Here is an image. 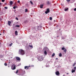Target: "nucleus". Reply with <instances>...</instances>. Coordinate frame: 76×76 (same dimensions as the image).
Instances as JSON below:
<instances>
[{
    "instance_id": "nucleus-39",
    "label": "nucleus",
    "mask_w": 76,
    "mask_h": 76,
    "mask_svg": "<svg viewBox=\"0 0 76 76\" xmlns=\"http://www.w3.org/2000/svg\"><path fill=\"white\" fill-rule=\"evenodd\" d=\"M16 8H18V7L16 6Z\"/></svg>"
},
{
    "instance_id": "nucleus-46",
    "label": "nucleus",
    "mask_w": 76,
    "mask_h": 76,
    "mask_svg": "<svg viewBox=\"0 0 76 76\" xmlns=\"http://www.w3.org/2000/svg\"><path fill=\"white\" fill-rule=\"evenodd\" d=\"M58 36H57V37H58Z\"/></svg>"
},
{
    "instance_id": "nucleus-38",
    "label": "nucleus",
    "mask_w": 76,
    "mask_h": 76,
    "mask_svg": "<svg viewBox=\"0 0 76 76\" xmlns=\"http://www.w3.org/2000/svg\"><path fill=\"white\" fill-rule=\"evenodd\" d=\"M66 74H67V75H68V74H69V73H66Z\"/></svg>"
},
{
    "instance_id": "nucleus-7",
    "label": "nucleus",
    "mask_w": 76,
    "mask_h": 76,
    "mask_svg": "<svg viewBox=\"0 0 76 76\" xmlns=\"http://www.w3.org/2000/svg\"><path fill=\"white\" fill-rule=\"evenodd\" d=\"M55 73L56 75H57V76H58V75H60V72H59L58 71H57Z\"/></svg>"
},
{
    "instance_id": "nucleus-1",
    "label": "nucleus",
    "mask_w": 76,
    "mask_h": 76,
    "mask_svg": "<svg viewBox=\"0 0 76 76\" xmlns=\"http://www.w3.org/2000/svg\"><path fill=\"white\" fill-rule=\"evenodd\" d=\"M19 53L21 55L25 54V51L22 49H20L19 50Z\"/></svg>"
},
{
    "instance_id": "nucleus-3",
    "label": "nucleus",
    "mask_w": 76,
    "mask_h": 76,
    "mask_svg": "<svg viewBox=\"0 0 76 76\" xmlns=\"http://www.w3.org/2000/svg\"><path fill=\"white\" fill-rule=\"evenodd\" d=\"M46 10L47 11L45 12V13L46 14H48V13H50V9H48Z\"/></svg>"
},
{
    "instance_id": "nucleus-42",
    "label": "nucleus",
    "mask_w": 76,
    "mask_h": 76,
    "mask_svg": "<svg viewBox=\"0 0 76 76\" xmlns=\"http://www.w3.org/2000/svg\"><path fill=\"white\" fill-rule=\"evenodd\" d=\"M63 76H65V75H63Z\"/></svg>"
},
{
    "instance_id": "nucleus-37",
    "label": "nucleus",
    "mask_w": 76,
    "mask_h": 76,
    "mask_svg": "<svg viewBox=\"0 0 76 76\" xmlns=\"http://www.w3.org/2000/svg\"><path fill=\"white\" fill-rule=\"evenodd\" d=\"M56 60H58V58H56Z\"/></svg>"
},
{
    "instance_id": "nucleus-36",
    "label": "nucleus",
    "mask_w": 76,
    "mask_h": 76,
    "mask_svg": "<svg viewBox=\"0 0 76 76\" xmlns=\"http://www.w3.org/2000/svg\"><path fill=\"white\" fill-rule=\"evenodd\" d=\"M34 65H32V66H31V67H34Z\"/></svg>"
},
{
    "instance_id": "nucleus-6",
    "label": "nucleus",
    "mask_w": 76,
    "mask_h": 76,
    "mask_svg": "<svg viewBox=\"0 0 76 76\" xmlns=\"http://www.w3.org/2000/svg\"><path fill=\"white\" fill-rule=\"evenodd\" d=\"M16 59L17 60H18V61H20V58L19 57H16Z\"/></svg>"
},
{
    "instance_id": "nucleus-44",
    "label": "nucleus",
    "mask_w": 76,
    "mask_h": 76,
    "mask_svg": "<svg viewBox=\"0 0 76 76\" xmlns=\"http://www.w3.org/2000/svg\"><path fill=\"white\" fill-rule=\"evenodd\" d=\"M1 44V42H0V44Z\"/></svg>"
},
{
    "instance_id": "nucleus-9",
    "label": "nucleus",
    "mask_w": 76,
    "mask_h": 76,
    "mask_svg": "<svg viewBox=\"0 0 76 76\" xmlns=\"http://www.w3.org/2000/svg\"><path fill=\"white\" fill-rule=\"evenodd\" d=\"M8 24L9 26H10V24H11V21H8Z\"/></svg>"
},
{
    "instance_id": "nucleus-21",
    "label": "nucleus",
    "mask_w": 76,
    "mask_h": 76,
    "mask_svg": "<svg viewBox=\"0 0 76 76\" xmlns=\"http://www.w3.org/2000/svg\"><path fill=\"white\" fill-rule=\"evenodd\" d=\"M28 11V9H25V12H27Z\"/></svg>"
},
{
    "instance_id": "nucleus-18",
    "label": "nucleus",
    "mask_w": 76,
    "mask_h": 76,
    "mask_svg": "<svg viewBox=\"0 0 76 76\" xmlns=\"http://www.w3.org/2000/svg\"><path fill=\"white\" fill-rule=\"evenodd\" d=\"M68 9H69V8L65 9H64V11H67Z\"/></svg>"
},
{
    "instance_id": "nucleus-2",
    "label": "nucleus",
    "mask_w": 76,
    "mask_h": 76,
    "mask_svg": "<svg viewBox=\"0 0 76 76\" xmlns=\"http://www.w3.org/2000/svg\"><path fill=\"white\" fill-rule=\"evenodd\" d=\"M61 49L62 50H64V52L65 53H66V51H67V50H66V49L64 47H63L61 48Z\"/></svg>"
},
{
    "instance_id": "nucleus-45",
    "label": "nucleus",
    "mask_w": 76,
    "mask_h": 76,
    "mask_svg": "<svg viewBox=\"0 0 76 76\" xmlns=\"http://www.w3.org/2000/svg\"><path fill=\"white\" fill-rule=\"evenodd\" d=\"M61 29H59V30H60Z\"/></svg>"
},
{
    "instance_id": "nucleus-11",
    "label": "nucleus",
    "mask_w": 76,
    "mask_h": 76,
    "mask_svg": "<svg viewBox=\"0 0 76 76\" xmlns=\"http://www.w3.org/2000/svg\"><path fill=\"white\" fill-rule=\"evenodd\" d=\"M44 6V5L43 4H42V5H40V8H41V9H42V8H43V6Z\"/></svg>"
},
{
    "instance_id": "nucleus-41",
    "label": "nucleus",
    "mask_w": 76,
    "mask_h": 76,
    "mask_svg": "<svg viewBox=\"0 0 76 76\" xmlns=\"http://www.w3.org/2000/svg\"><path fill=\"white\" fill-rule=\"evenodd\" d=\"M1 5V3H0V5Z\"/></svg>"
},
{
    "instance_id": "nucleus-31",
    "label": "nucleus",
    "mask_w": 76,
    "mask_h": 76,
    "mask_svg": "<svg viewBox=\"0 0 76 76\" xmlns=\"http://www.w3.org/2000/svg\"><path fill=\"white\" fill-rule=\"evenodd\" d=\"M74 70H76V66H75L74 67Z\"/></svg>"
},
{
    "instance_id": "nucleus-19",
    "label": "nucleus",
    "mask_w": 76,
    "mask_h": 76,
    "mask_svg": "<svg viewBox=\"0 0 76 76\" xmlns=\"http://www.w3.org/2000/svg\"><path fill=\"white\" fill-rule=\"evenodd\" d=\"M55 56V53H53L52 55V57H54Z\"/></svg>"
},
{
    "instance_id": "nucleus-32",
    "label": "nucleus",
    "mask_w": 76,
    "mask_h": 76,
    "mask_svg": "<svg viewBox=\"0 0 76 76\" xmlns=\"http://www.w3.org/2000/svg\"><path fill=\"white\" fill-rule=\"evenodd\" d=\"M2 2H4V1H5V0H2Z\"/></svg>"
},
{
    "instance_id": "nucleus-33",
    "label": "nucleus",
    "mask_w": 76,
    "mask_h": 76,
    "mask_svg": "<svg viewBox=\"0 0 76 76\" xmlns=\"http://www.w3.org/2000/svg\"><path fill=\"white\" fill-rule=\"evenodd\" d=\"M66 0L67 1H68V2H69L70 1V0Z\"/></svg>"
},
{
    "instance_id": "nucleus-27",
    "label": "nucleus",
    "mask_w": 76,
    "mask_h": 76,
    "mask_svg": "<svg viewBox=\"0 0 76 76\" xmlns=\"http://www.w3.org/2000/svg\"><path fill=\"white\" fill-rule=\"evenodd\" d=\"M16 20H19V19H18V18L17 17L16 18Z\"/></svg>"
},
{
    "instance_id": "nucleus-12",
    "label": "nucleus",
    "mask_w": 76,
    "mask_h": 76,
    "mask_svg": "<svg viewBox=\"0 0 76 76\" xmlns=\"http://www.w3.org/2000/svg\"><path fill=\"white\" fill-rule=\"evenodd\" d=\"M10 5H12L13 4V1H10Z\"/></svg>"
},
{
    "instance_id": "nucleus-29",
    "label": "nucleus",
    "mask_w": 76,
    "mask_h": 76,
    "mask_svg": "<svg viewBox=\"0 0 76 76\" xmlns=\"http://www.w3.org/2000/svg\"><path fill=\"white\" fill-rule=\"evenodd\" d=\"M4 64L5 66H6L7 65V64H6V63H5Z\"/></svg>"
},
{
    "instance_id": "nucleus-14",
    "label": "nucleus",
    "mask_w": 76,
    "mask_h": 76,
    "mask_svg": "<svg viewBox=\"0 0 76 76\" xmlns=\"http://www.w3.org/2000/svg\"><path fill=\"white\" fill-rule=\"evenodd\" d=\"M74 72H75V70L72 69V73H74Z\"/></svg>"
},
{
    "instance_id": "nucleus-5",
    "label": "nucleus",
    "mask_w": 76,
    "mask_h": 76,
    "mask_svg": "<svg viewBox=\"0 0 76 76\" xmlns=\"http://www.w3.org/2000/svg\"><path fill=\"white\" fill-rule=\"evenodd\" d=\"M14 66L13 67V66L12 67V70H15L16 69V65H13Z\"/></svg>"
},
{
    "instance_id": "nucleus-26",
    "label": "nucleus",
    "mask_w": 76,
    "mask_h": 76,
    "mask_svg": "<svg viewBox=\"0 0 76 76\" xmlns=\"http://www.w3.org/2000/svg\"><path fill=\"white\" fill-rule=\"evenodd\" d=\"M12 44H13V43H11L10 44V46H12Z\"/></svg>"
},
{
    "instance_id": "nucleus-22",
    "label": "nucleus",
    "mask_w": 76,
    "mask_h": 76,
    "mask_svg": "<svg viewBox=\"0 0 76 76\" xmlns=\"http://www.w3.org/2000/svg\"><path fill=\"white\" fill-rule=\"evenodd\" d=\"M29 46L30 47H31V48H33V46H32V45H29Z\"/></svg>"
},
{
    "instance_id": "nucleus-28",
    "label": "nucleus",
    "mask_w": 76,
    "mask_h": 76,
    "mask_svg": "<svg viewBox=\"0 0 76 76\" xmlns=\"http://www.w3.org/2000/svg\"><path fill=\"white\" fill-rule=\"evenodd\" d=\"M18 71H19L18 70H17L16 72V73H18Z\"/></svg>"
},
{
    "instance_id": "nucleus-8",
    "label": "nucleus",
    "mask_w": 76,
    "mask_h": 76,
    "mask_svg": "<svg viewBox=\"0 0 76 76\" xmlns=\"http://www.w3.org/2000/svg\"><path fill=\"white\" fill-rule=\"evenodd\" d=\"M38 60L39 61H42V60H43V58H39Z\"/></svg>"
},
{
    "instance_id": "nucleus-30",
    "label": "nucleus",
    "mask_w": 76,
    "mask_h": 76,
    "mask_svg": "<svg viewBox=\"0 0 76 76\" xmlns=\"http://www.w3.org/2000/svg\"><path fill=\"white\" fill-rule=\"evenodd\" d=\"M4 8H5V9H7V7H4Z\"/></svg>"
},
{
    "instance_id": "nucleus-20",
    "label": "nucleus",
    "mask_w": 76,
    "mask_h": 76,
    "mask_svg": "<svg viewBox=\"0 0 76 76\" xmlns=\"http://www.w3.org/2000/svg\"><path fill=\"white\" fill-rule=\"evenodd\" d=\"M50 4V2L48 1L47 2V4Z\"/></svg>"
},
{
    "instance_id": "nucleus-17",
    "label": "nucleus",
    "mask_w": 76,
    "mask_h": 76,
    "mask_svg": "<svg viewBox=\"0 0 76 76\" xmlns=\"http://www.w3.org/2000/svg\"><path fill=\"white\" fill-rule=\"evenodd\" d=\"M15 26V27H17L18 28H19V27H20V26L19 25H16Z\"/></svg>"
},
{
    "instance_id": "nucleus-16",
    "label": "nucleus",
    "mask_w": 76,
    "mask_h": 76,
    "mask_svg": "<svg viewBox=\"0 0 76 76\" xmlns=\"http://www.w3.org/2000/svg\"><path fill=\"white\" fill-rule=\"evenodd\" d=\"M49 19L50 20H53V18H52V17H50L49 18Z\"/></svg>"
},
{
    "instance_id": "nucleus-23",
    "label": "nucleus",
    "mask_w": 76,
    "mask_h": 76,
    "mask_svg": "<svg viewBox=\"0 0 76 76\" xmlns=\"http://www.w3.org/2000/svg\"><path fill=\"white\" fill-rule=\"evenodd\" d=\"M76 65V63H75L74 64H73V67H74Z\"/></svg>"
},
{
    "instance_id": "nucleus-24",
    "label": "nucleus",
    "mask_w": 76,
    "mask_h": 76,
    "mask_svg": "<svg viewBox=\"0 0 76 76\" xmlns=\"http://www.w3.org/2000/svg\"><path fill=\"white\" fill-rule=\"evenodd\" d=\"M30 2L31 4H33V2H32L31 1H30Z\"/></svg>"
},
{
    "instance_id": "nucleus-25",
    "label": "nucleus",
    "mask_w": 76,
    "mask_h": 76,
    "mask_svg": "<svg viewBox=\"0 0 76 76\" xmlns=\"http://www.w3.org/2000/svg\"><path fill=\"white\" fill-rule=\"evenodd\" d=\"M13 9H16V6H15L13 7Z\"/></svg>"
},
{
    "instance_id": "nucleus-34",
    "label": "nucleus",
    "mask_w": 76,
    "mask_h": 76,
    "mask_svg": "<svg viewBox=\"0 0 76 76\" xmlns=\"http://www.w3.org/2000/svg\"><path fill=\"white\" fill-rule=\"evenodd\" d=\"M18 3H20V1H19V0L18 1Z\"/></svg>"
},
{
    "instance_id": "nucleus-4",
    "label": "nucleus",
    "mask_w": 76,
    "mask_h": 76,
    "mask_svg": "<svg viewBox=\"0 0 76 76\" xmlns=\"http://www.w3.org/2000/svg\"><path fill=\"white\" fill-rule=\"evenodd\" d=\"M31 67V66H25L24 69H26V70H27V69H29V67Z\"/></svg>"
},
{
    "instance_id": "nucleus-10",
    "label": "nucleus",
    "mask_w": 76,
    "mask_h": 76,
    "mask_svg": "<svg viewBox=\"0 0 76 76\" xmlns=\"http://www.w3.org/2000/svg\"><path fill=\"white\" fill-rule=\"evenodd\" d=\"M15 34L16 35H18V31H15Z\"/></svg>"
},
{
    "instance_id": "nucleus-13",
    "label": "nucleus",
    "mask_w": 76,
    "mask_h": 76,
    "mask_svg": "<svg viewBox=\"0 0 76 76\" xmlns=\"http://www.w3.org/2000/svg\"><path fill=\"white\" fill-rule=\"evenodd\" d=\"M44 53L45 55H47V52L46 51V50H45Z\"/></svg>"
},
{
    "instance_id": "nucleus-40",
    "label": "nucleus",
    "mask_w": 76,
    "mask_h": 76,
    "mask_svg": "<svg viewBox=\"0 0 76 76\" xmlns=\"http://www.w3.org/2000/svg\"><path fill=\"white\" fill-rule=\"evenodd\" d=\"M1 35V34H0V35Z\"/></svg>"
},
{
    "instance_id": "nucleus-47",
    "label": "nucleus",
    "mask_w": 76,
    "mask_h": 76,
    "mask_svg": "<svg viewBox=\"0 0 76 76\" xmlns=\"http://www.w3.org/2000/svg\"><path fill=\"white\" fill-rule=\"evenodd\" d=\"M58 37H60V36H59Z\"/></svg>"
},
{
    "instance_id": "nucleus-15",
    "label": "nucleus",
    "mask_w": 76,
    "mask_h": 76,
    "mask_svg": "<svg viewBox=\"0 0 76 76\" xmlns=\"http://www.w3.org/2000/svg\"><path fill=\"white\" fill-rule=\"evenodd\" d=\"M59 57H61V56H62V54H61V53H60L59 54Z\"/></svg>"
},
{
    "instance_id": "nucleus-35",
    "label": "nucleus",
    "mask_w": 76,
    "mask_h": 76,
    "mask_svg": "<svg viewBox=\"0 0 76 76\" xmlns=\"http://www.w3.org/2000/svg\"><path fill=\"white\" fill-rule=\"evenodd\" d=\"M74 11H76V8H74Z\"/></svg>"
},
{
    "instance_id": "nucleus-43",
    "label": "nucleus",
    "mask_w": 76,
    "mask_h": 76,
    "mask_svg": "<svg viewBox=\"0 0 76 76\" xmlns=\"http://www.w3.org/2000/svg\"><path fill=\"white\" fill-rule=\"evenodd\" d=\"M47 50H48V48H47Z\"/></svg>"
}]
</instances>
